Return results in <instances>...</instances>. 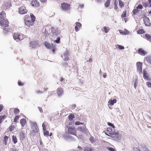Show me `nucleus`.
Here are the masks:
<instances>
[{
    "label": "nucleus",
    "mask_w": 151,
    "mask_h": 151,
    "mask_svg": "<svg viewBox=\"0 0 151 151\" xmlns=\"http://www.w3.org/2000/svg\"><path fill=\"white\" fill-rule=\"evenodd\" d=\"M45 45L47 48L50 49H52V51L53 52L55 51V45H54L53 43H52L51 44L47 42H45Z\"/></svg>",
    "instance_id": "nucleus-1"
},
{
    "label": "nucleus",
    "mask_w": 151,
    "mask_h": 151,
    "mask_svg": "<svg viewBox=\"0 0 151 151\" xmlns=\"http://www.w3.org/2000/svg\"><path fill=\"white\" fill-rule=\"evenodd\" d=\"M14 39L17 42L22 40V35L17 33H14L13 35Z\"/></svg>",
    "instance_id": "nucleus-2"
},
{
    "label": "nucleus",
    "mask_w": 151,
    "mask_h": 151,
    "mask_svg": "<svg viewBox=\"0 0 151 151\" xmlns=\"http://www.w3.org/2000/svg\"><path fill=\"white\" fill-rule=\"evenodd\" d=\"M68 133L76 136L78 138V137L76 135V130L74 127H69L68 130Z\"/></svg>",
    "instance_id": "nucleus-3"
},
{
    "label": "nucleus",
    "mask_w": 151,
    "mask_h": 151,
    "mask_svg": "<svg viewBox=\"0 0 151 151\" xmlns=\"http://www.w3.org/2000/svg\"><path fill=\"white\" fill-rule=\"evenodd\" d=\"M51 31L52 35L55 36L58 35L60 32V30H58L57 28L54 27L51 28Z\"/></svg>",
    "instance_id": "nucleus-4"
},
{
    "label": "nucleus",
    "mask_w": 151,
    "mask_h": 151,
    "mask_svg": "<svg viewBox=\"0 0 151 151\" xmlns=\"http://www.w3.org/2000/svg\"><path fill=\"white\" fill-rule=\"evenodd\" d=\"M78 130L81 132L83 133H87L88 132V129H86V127H81V126H78L77 128Z\"/></svg>",
    "instance_id": "nucleus-5"
},
{
    "label": "nucleus",
    "mask_w": 151,
    "mask_h": 151,
    "mask_svg": "<svg viewBox=\"0 0 151 151\" xmlns=\"http://www.w3.org/2000/svg\"><path fill=\"white\" fill-rule=\"evenodd\" d=\"M137 66L138 71L139 74L142 73V63L140 62L137 63Z\"/></svg>",
    "instance_id": "nucleus-6"
},
{
    "label": "nucleus",
    "mask_w": 151,
    "mask_h": 151,
    "mask_svg": "<svg viewBox=\"0 0 151 151\" xmlns=\"http://www.w3.org/2000/svg\"><path fill=\"white\" fill-rule=\"evenodd\" d=\"M27 12L24 6H22L19 9L18 12L20 14H26Z\"/></svg>",
    "instance_id": "nucleus-7"
},
{
    "label": "nucleus",
    "mask_w": 151,
    "mask_h": 151,
    "mask_svg": "<svg viewBox=\"0 0 151 151\" xmlns=\"http://www.w3.org/2000/svg\"><path fill=\"white\" fill-rule=\"evenodd\" d=\"M6 14L5 13L4 11H2L0 13V23L2 24L3 23V19H5Z\"/></svg>",
    "instance_id": "nucleus-8"
},
{
    "label": "nucleus",
    "mask_w": 151,
    "mask_h": 151,
    "mask_svg": "<svg viewBox=\"0 0 151 151\" xmlns=\"http://www.w3.org/2000/svg\"><path fill=\"white\" fill-rule=\"evenodd\" d=\"M62 9L64 10H67L69 9L70 5L65 3H63L61 4Z\"/></svg>",
    "instance_id": "nucleus-9"
},
{
    "label": "nucleus",
    "mask_w": 151,
    "mask_h": 151,
    "mask_svg": "<svg viewBox=\"0 0 151 151\" xmlns=\"http://www.w3.org/2000/svg\"><path fill=\"white\" fill-rule=\"evenodd\" d=\"M121 136L122 135L119 134L113 136H109L112 138L114 140L116 141L120 140L121 138Z\"/></svg>",
    "instance_id": "nucleus-10"
},
{
    "label": "nucleus",
    "mask_w": 151,
    "mask_h": 151,
    "mask_svg": "<svg viewBox=\"0 0 151 151\" xmlns=\"http://www.w3.org/2000/svg\"><path fill=\"white\" fill-rule=\"evenodd\" d=\"M24 22L25 24L28 27L32 26L34 24V22L32 21L31 20H29L27 19H24Z\"/></svg>",
    "instance_id": "nucleus-11"
},
{
    "label": "nucleus",
    "mask_w": 151,
    "mask_h": 151,
    "mask_svg": "<svg viewBox=\"0 0 151 151\" xmlns=\"http://www.w3.org/2000/svg\"><path fill=\"white\" fill-rule=\"evenodd\" d=\"M144 23L146 26H149L151 25V23L149 18L147 17H145L143 19Z\"/></svg>",
    "instance_id": "nucleus-12"
},
{
    "label": "nucleus",
    "mask_w": 151,
    "mask_h": 151,
    "mask_svg": "<svg viewBox=\"0 0 151 151\" xmlns=\"http://www.w3.org/2000/svg\"><path fill=\"white\" fill-rule=\"evenodd\" d=\"M143 76L145 79L147 80H150L149 74L145 69L143 70Z\"/></svg>",
    "instance_id": "nucleus-13"
},
{
    "label": "nucleus",
    "mask_w": 151,
    "mask_h": 151,
    "mask_svg": "<svg viewBox=\"0 0 151 151\" xmlns=\"http://www.w3.org/2000/svg\"><path fill=\"white\" fill-rule=\"evenodd\" d=\"M39 46L38 42L37 41H32L30 43V46L33 48H35Z\"/></svg>",
    "instance_id": "nucleus-14"
},
{
    "label": "nucleus",
    "mask_w": 151,
    "mask_h": 151,
    "mask_svg": "<svg viewBox=\"0 0 151 151\" xmlns=\"http://www.w3.org/2000/svg\"><path fill=\"white\" fill-rule=\"evenodd\" d=\"M3 20L4 22L2 23V24H1V23H0V24L1 26H2L6 28L8 26L9 22L8 20L6 19H4Z\"/></svg>",
    "instance_id": "nucleus-15"
},
{
    "label": "nucleus",
    "mask_w": 151,
    "mask_h": 151,
    "mask_svg": "<svg viewBox=\"0 0 151 151\" xmlns=\"http://www.w3.org/2000/svg\"><path fill=\"white\" fill-rule=\"evenodd\" d=\"M138 52L139 54L142 56H144L147 53V52L142 48H139L138 50Z\"/></svg>",
    "instance_id": "nucleus-16"
},
{
    "label": "nucleus",
    "mask_w": 151,
    "mask_h": 151,
    "mask_svg": "<svg viewBox=\"0 0 151 151\" xmlns=\"http://www.w3.org/2000/svg\"><path fill=\"white\" fill-rule=\"evenodd\" d=\"M63 137L64 139L66 141H67V139H70L72 140H74V138L72 136L67 134H64L63 136Z\"/></svg>",
    "instance_id": "nucleus-17"
},
{
    "label": "nucleus",
    "mask_w": 151,
    "mask_h": 151,
    "mask_svg": "<svg viewBox=\"0 0 151 151\" xmlns=\"http://www.w3.org/2000/svg\"><path fill=\"white\" fill-rule=\"evenodd\" d=\"M69 52L68 51L66 50L64 53V58L63 60L66 61L68 60Z\"/></svg>",
    "instance_id": "nucleus-18"
},
{
    "label": "nucleus",
    "mask_w": 151,
    "mask_h": 151,
    "mask_svg": "<svg viewBox=\"0 0 151 151\" xmlns=\"http://www.w3.org/2000/svg\"><path fill=\"white\" fill-rule=\"evenodd\" d=\"M57 93L58 96H61L63 93V91L61 88H58L57 89Z\"/></svg>",
    "instance_id": "nucleus-19"
},
{
    "label": "nucleus",
    "mask_w": 151,
    "mask_h": 151,
    "mask_svg": "<svg viewBox=\"0 0 151 151\" xmlns=\"http://www.w3.org/2000/svg\"><path fill=\"white\" fill-rule=\"evenodd\" d=\"M10 6V3L9 2H5L3 5V8L5 9H7L9 8Z\"/></svg>",
    "instance_id": "nucleus-20"
},
{
    "label": "nucleus",
    "mask_w": 151,
    "mask_h": 151,
    "mask_svg": "<svg viewBox=\"0 0 151 151\" xmlns=\"http://www.w3.org/2000/svg\"><path fill=\"white\" fill-rule=\"evenodd\" d=\"M116 100L115 99H111L109 100V101L108 102V106L109 105H110L111 106L113 105L114 104L116 103Z\"/></svg>",
    "instance_id": "nucleus-21"
},
{
    "label": "nucleus",
    "mask_w": 151,
    "mask_h": 151,
    "mask_svg": "<svg viewBox=\"0 0 151 151\" xmlns=\"http://www.w3.org/2000/svg\"><path fill=\"white\" fill-rule=\"evenodd\" d=\"M25 135H26V134H25V133L22 131L19 134V136L20 137V139L23 140L25 137Z\"/></svg>",
    "instance_id": "nucleus-22"
},
{
    "label": "nucleus",
    "mask_w": 151,
    "mask_h": 151,
    "mask_svg": "<svg viewBox=\"0 0 151 151\" xmlns=\"http://www.w3.org/2000/svg\"><path fill=\"white\" fill-rule=\"evenodd\" d=\"M32 130L30 132L31 134L32 133H36L38 132L39 130L38 127H32Z\"/></svg>",
    "instance_id": "nucleus-23"
},
{
    "label": "nucleus",
    "mask_w": 151,
    "mask_h": 151,
    "mask_svg": "<svg viewBox=\"0 0 151 151\" xmlns=\"http://www.w3.org/2000/svg\"><path fill=\"white\" fill-rule=\"evenodd\" d=\"M26 123V120L25 119L23 118L20 120V123L22 127H23Z\"/></svg>",
    "instance_id": "nucleus-24"
},
{
    "label": "nucleus",
    "mask_w": 151,
    "mask_h": 151,
    "mask_svg": "<svg viewBox=\"0 0 151 151\" xmlns=\"http://www.w3.org/2000/svg\"><path fill=\"white\" fill-rule=\"evenodd\" d=\"M145 59L147 63L151 64V56H148L145 58Z\"/></svg>",
    "instance_id": "nucleus-25"
},
{
    "label": "nucleus",
    "mask_w": 151,
    "mask_h": 151,
    "mask_svg": "<svg viewBox=\"0 0 151 151\" xmlns=\"http://www.w3.org/2000/svg\"><path fill=\"white\" fill-rule=\"evenodd\" d=\"M6 117V116L5 115L0 116V124L4 120Z\"/></svg>",
    "instance_id": "nucleus-26"
},
{
    "label": "nucleus",
    "mask_w": 151,
    "mask_h": 151,
    "mask_svg": "<svg viewBox=\"0 0 151 151\" xmlns=\"http://www.w3.org/2000/svg\"><path fill=\"white\" fill-rule=\"evenodd\" d=\"M145 31L142 29H139L137 32V33L139 34H142L145 33Z\"/></svg>",
    "instance_id": "nucleus-27"
},
{
    "label": "nucleus",
    "mask_w": 151,
    "mask_h": 151,
    "mask_svg": "<svg viewBox=\"0 0 151 151\" xmlns=\"http://www.w3.org/2000/svg\"><path fill=\"white\" fill-rule=\"evenodd\" d=\"M145 37L148 41L151 42V36L148 34H146Z\"/></svg>",
    "instance_id": "nucleus-28"
},
{
    "label": "nucleus",
    "mask_w": 151,
    "mask_h": 151,
    "mask_svg": "<svg viewBox=\"0 0 151 151\" xmlns=\"http://www.w3.org/2000/svg\"><path fill=\"white\" fill-rule=\"evenodd\" d=\"M12 140L14 144H15L17 142V139L16 136L14 135L12 136Z\"/></svg>",
    "instance_id": "nucleus-29"
},
{
    "label": "nucleus",
    "mask_w": 151,
    "mask_h": 151,
    "mask_svg": "<svg viewBox=\"0 0 151 151\" xmlns=\"http://www.w3.org/2000/svg\"><path fill=\"white\" fill-rule=\"evenodd\" d=\"M111 0H107L104 4L105 6L107 8L109 7L110 3Z\"/></svg>",
    "instance_id": "nucleus-30"
},
{
    "label": "nucleus",
    "mask_w": 151,
    "mask_h": 151,
    "mask_svg": "<svg viewBox=\"0 0 151 151\" xmlns=\"http://www.w3.org/2000/svg\"><path fill=\"white\" fill-rule=\"evenodd\" d=\"M68 118L70 121H71L74 118V115L73 114H71L68 116Z\"/></svg>",
    "instance_id": "nucleus-31"
},
{
    "label": "nucleus",
    "mask_w": 151,
    "mask_h": 151,
    "mask_svg": "<svg viewBox=\"0 0 151 151\" xmlns=\"http://www.w3.org/2000/svg\"><path fill=\"white\" fill-rule=\"evenodd\" d=\"M9 137H8L5 135L4 138V143L5 145H7V140L8 139Z\"/></svg>",
    "instance_id": "nucleus-32"
},
{
    "label": "nucleus",
    "mask_w": 151,
    "mask_h": 151,
    "mask_svg": "<svg viewBox=\"0 0 151 151\" xmlns=\"http://www.w3.org/2000/svg\"><path fill=\"white\" fill-rule=\"evenodd\" d=\"M109 133V134H110V136H113L119 134V132L118 131H114L113 132H111Z\"/></svg>",
    "instance_id": "nucleus-33"
},
{
    "label": "nucleus",
    "mask_w": 151,
    "mask_h": 151,
    "mask_svg": "<svg viewBox=\"0 0 151 151\" xmlns=\"http://www.w3.org/2000/svg\"><path fill=\"white\" fill-rule=\"evenodd\" d=\"M93 149L90 148L88 147H84V151H93Z\"/></svg>",
    "instance_id": "nucleus-34"
},
{
    "label": "nucleus",
    "mask_w": 151,
    "mask_h": 151,
    "mask_svg": "<svg viewBox=\"0 0 151 151\" xmlns=\"http://www.w3.org/2000/svg\"><path fill=\"white\" fill-rule=\"evenodd\" d=\"M84 119H85V116L83 114H81L80 116L79 117V119L78 120L80 121H83V120Z\"/></svg>",
    "instance_id": "nucleus-35"
},
{
    "label": "nucleus",
    "mask_w": 151,
    "mask_h": 151,
    "mask_svg": "<svg viewBox=\"0 0 151 151\" xmlns=\"http://www.w3.org/2000/svg\"><path fill=\"white\" fill-rule=\"evenodd\" d=\"M30 17L31 18V20L34 22H35V16L32 14L30 13Z\"/></svg>",
    "instance_id": "nucleus-36"
},
{
    "label": "nucleus",
    "mask_w": 151,
    "mask_h": 151,
    "mask_svg": "<svg viewBox=\"0 0 151 151\" xmlns=\"http://www.w3.org/2000/svg\"><path fill=\"white\" fill-rule=\"evenodd\" d=\"M62 65L63 67L65 68L69 67L68 63L65 62H63L62 63Z\"/></svg>",
    "instance_id": "nucleus-37"
},
{
    "label": "nucleus",
    "mask_w": 151,
    "mask_h": 151,
    "mask_svg": "<svg viewBox=\"0 0 151 151\" xmlns=\"http://www.w3.org/2000/svg\"><path fill=\"white\" fill-rule=\"evenodd\" d=\"M139 11V10L136 8V9H134L133 10L132 12L134 15H136Z\"/></svg>",
    "instance_id": "nucleus-38"
},
{
    "label": "nucleus",
    "mask_w": 151,
    "mask_h": 151,
    "mask_svg": "<svg viewBox=\"0 0 151 151\" xmlns=\"http://www.w3.org/2000/svg\"><path fill=\"white\" fill-rule=\"evenodd\" d=\"M119 7L121 8H122V7H123L124 6V4H123V2L121 0H119Z\"/></svg>",
    "instance_id": "nucleus-39"
},
{
    "label": "nucleus",
    "mask_w": 151,
    "mask_h": 151,
    "mask_svg": "<svg viewBox=\"0 0 151 151\" xmlns=\"http://www.w3.org/2000/svg\"><path fill=\"white\" fill-rule=\"evenodd\" d=\"M60 37H58L57 38V39L53 41V42L57 43H59L60 42Z\"/></svg>",
    "instance_id": "nucleus-40"
},
{
    "label": "nucleus",
    "mask_w": 151,
    "mask_h": 151,
    "mask_svg": "<svg viewBox=\"0 0 151 151\" xmlns=\"http://www.w3.org/2000/svg\"><path fill=\"white\" fill-rule=\"evenodd\" d=\"M14 125H11L9 128V131L11 132L13 131L14 129Z\"/></svg>",
    "instance_id": "nucleus-41"
},
{
    "label": "nucleus",
    "mask_w": 151,
    "mask_h": 151,
    "mask_svg": "<svg viewBox=\"0 0 151 151\" xmlns=\"http://www.w3.org/2000/svg\"><path fill=\"white\" fill-rule=\"evenodd\" d=\"M19 116L18 115L16 116H15V118L14 120V122L17 123V121L18 120L19 118Z\"/></svg>",
    "instance_id": "nucleus-42"
},
{
    "label": "nucleus",
    "mask_w": 151,
    "mask_h": 151,
    "mask_svg": "<svg viewBox=\"0 0 151 151\" xmlns=\"http://www.w3.org/2000/svg\"><path fill=\"white\" fill-rule=\"evenodd\" d=\"M127 11L126 10H125L124 11L123 13L122 14V15L121 16V17H122V18H125L126 16V14H127Z\"/></svg>",
    "instance_id": "nucleus-43"
},
{
    "label": "nucleus",
    "mask_w": 151,
    "mask_h": 151,
    "mask_svg": "<svg viewBox=\"0 0 151 151\" xmlns=\"http://www.w3.org/2000/svg\"><path fill=\"white\" fill-rule=\"evenodd\" d=\"M141 150L142 151H150L148 149V148L146 146H144L143 147H142L141 148Z\"/></svg>",
    "instance_id": "nucleus-44"
},
{
    "label": "nucleus",
    "mask_w": 151,
    "mask_h": 151,
    "mask_svg": "<svg viewBox=\"0 0 151 151\" xmlns=\"http://www.w3.org/2000/svg\"><path fill=\"white\" fill-rule=\"evenodd\" d=\"M19 112V110L17 108H15L14 110V113L16 115L18 114Z\"/></svg>",
    "instance_id": "nucleus-45"
},
{
    "label": "nucleus",
    "mask_w": 151,
    "mask_h": 151,
    "mask_svg": "<svg viewBox=\"0 0 151 151\" xmlns=\"http://www.w3.org/2000/svg\"><path fill=\"white\" fill-rule=\"evenodd\" d=\"M107 124L109 126L113 128H115V126L114 125V124L111 123L109 122H107Z\"/></svg>",
    "instance_id": "nucleus-46"
},
{
    "label": "nucleus",
    "mask_w": 151,
    "mask_h": 151,
    "mask_svg": "<svg viewBox=\"0 0 151 151\" xmlns=\"http://www.w3.org/2000/svg\"><path fill=\"white\" fill-rule=\"evenodd\" d=\"M138 81L137 79L136 78L135 79V82L134 83V87L135 89L136 88L137 86V85Z\"/></svg>",
    "instance_id": "nucleus-47"
},
{
    "label": "nucleus",
    "mask_w": 151,
    "mask_h": 151,
    "mask_svg": "<svg viewBox=\"0 0 151 151\" xmlns=\"http://www.w3.org/2000/svg\"><path fill=\"white\" fill-rule=\"evenodd\" d=\"M89 140L92 143H93L95 142L94 138L92 136H91L89 138Z\"/></svg>",
    "instance_id": "nucleus-48"
},
{
    "label": "nucleus",
    "mask_w": 151,
    "mask_h": 151,
    "mask_svg": "<svg viewBox=\"0 0 151 151\" xmlns=\"http://www.w3.org/2000/svg\"><path fill=\"white\" fill-rule=\"evenodd\" d=\"M104 32L106 33H107L109 30V28L108 27H104Z\"/></svg>",
    "instance_id": "nucleus-49"
},
{
    "label": "nucleus",
    "mask_w": 151,
    "mask_h": 151,
    "mask_svg": "<svg viewBox=\"0 0 151 151\" xmlns=\"http://www.w3.org/2000/svg\"><path fill=\"white\" fill-rule=\"evenodd\" d=\"M117 48L120 50L124 49V46L119 45H117Z\"/></svg>",
    "instance_id": "nucleus-50"
},
{
    "label": "nucleus",
    "mask_w": 151,
    "mask_h": 151,
    "mask_svg": "<svg viewBox=\"0 0 151 151\" xmlns=\"http://www.w3.org/2000/svg\"><path fill=\"white\" fill-rule=\"evenodd\" d=\"M44 131V135L45 136H47L49 135V132L47 131Z\"/></svg>",
    "instance_id": "nucleus-51"
},
{
    "label": "nucleus",
    "mask_w": 151,
    "mask_h": 151,
    "mask_svg": "<svg viewBox=\"0 0 151 151\" xmlns=\"http://www.w3.org/2000/svg\"><path fill=\"white\" fill-rule=\"evenodd\" d=\"M75 124L76 125H84V123L82 122H80L77 121L75 122Z\"/></svg>",
    "instance_id": "nucleus-52"
},
{
    "label": "nucleus",
    "mask_w": 151,
    "mask_h": 151,
    "mask_svg": "<svg viewBox=\"0 0 151 151\" xmlns=\"http://www.w3.org/2000/svg\"><path fill=\"white\" fill-rule=\"evenodd\" d=\"M114 9L115 10H116L118 8L117 6V4L116 1L114 2Z\"/></svg>",
    "instance_id": "nucleus-53"
},
{
    "label": "nucleus",
    "mask_w": 151,
    "mask_h": 151,
    "mask_svg": "<svg viewBox=\"0 0 151 151\" xmlns=\"http://www.w3.org/2000/svg\"><path fill=\"white\" fill-rule=\"evenodd\" d=\"M34 3L35 4V6H38V4H39V2L37 1V0H33V1L32 2V3Z\"/></svg>",
    "instance_id": "nucleus-54"
},
{
    "label": "nucleus",
    "mask_w": 151,
    "mask_h": 151,
    "mask_svg": "<svg viewBox=\"0 0 151 151\" xmlns=\"http://www.w3.org/2000/svg\"><path fill=\"white\" fill-rule=\"evenodd\" d=\"M31 124H32V127H38V126L36 123V122H32Z\"/></svg>",
    "instance_id": "nucleus-55"
},
{
    "label": "nucleus",
    "mask_w": 151,
    "mask_h": 151,
    "mask_svg": "<svg viewBox=\"0 0 151 151\" xmlns=\"http://www.w3.org/2000/svg\"><path fill=\"white\" fill-rule=\"evenodd\" d=\"M76 23V26H77L79 28L81 26V24L78 22H77Z\"/></svg>",
    "instance_id": "nucleus-56"
},
{
    "label": "nucleus",
    "mask_w": 151,
    "mask_h": 151,
    "mask_svg": "<svg viewBox=\"0 0 151 151\" xmlns=\"http://www.w3.org/2000/svg\"><path fill=\"white\" fill-rule=\"evenodd\" d=\"M123 33L124 35H128L129 33V32L127 29H125L124 31V32H123Z\"/></svg>",
    "instance_id": "nucleus-57"
},
{
    "label": "nucleus",
    "mask_w": 151,
    "mask_h": 151,
    "mask_svg": "<svg viewBox=\"0 0 151 151\" xmlns=\"http://www.w3.org/2000/svg\"><path fill=\"white\" fill-rule=\"evenodd\" d=\"M107 149L109 151H115V149L111 147H107Z\"/></svg>",
    "instance_id": "nucleus-58"
},
{
    "label": "nucleus",
    "mask_w": 151,
    "mask_h": 151,
    "mask_svg": "<svg viewBox=\"0 0 151 151\" xmlns=\"http://www.w3.org/2000/svg\"><path fill=\"white\" fill-rule=\"evenodd\" d=\"M42 129L43 131H45L46 130L45 125V123H43L42 124Z\"/></svg>",
    "instance_id": "nucleus-59"
},
{
    "label": "nucleus",
    "mask_w": 151,
    "mask_h": 151,
    "mask_svg": "<svg viewBox=\"0 0 151 151\" xmlns=\"http://www.w3.org/2000/svg\"><path fill=\"white\" fill-rule=\"evenodd\" d=\"M143 8L141 4H139L136 7V8L139 9H142Z\"/></svg>",
    "instance_id": "nucleus-60"
},
{
    "label": "nucleus",
    "mask_w": 151,
    "mask_h": 151,
    "mask_svg": "<svg viewBox=\"0 0 151 151\" xmlns=\"http://www.w3.org/2000/svg\"><path fill=\"white\" fill-rule=\"evenodd\" d=\"M112 129L111 127H108L107 129V131L108 132H109V133L111 132H112Z\"/></svg>",
    "instance_id": "nucleus-61"
},
{
    "label": "nucleus",
    "mask_w": 151,
    "mask_h": 151,
    "mask_svg": "<svg viewBox=\"0 0 151 151\" xmlns=\"http://www.w3.org/2000/svg\"><path fill=\"white\" fill-rule=\"evenodd\" d=\"M148 4L147 2L144 3H143L142 5L144 7L146 8L147 7V6L148 5Z\"/></svg>",
    "instance_id": "nucleus-62"
},
{
    "label": "nucleus",
    "mask_w": 151,
    "mask_h": 151,
    "mask_svg": "<svg viewBox=\"0 0 151 151\" xmlns=\"http://www.w3.org/2000/svg\"><path fill=\"white\" fill-rule=\"evenodd\" d=\"M45 31L44 33H45L44 35L45 37H47L48 34V32L46 30V29H45Z\"/></svg>",
    "instance_id": "nucleus-63"
},
{
    "label": "nucleus",
    "mask_w": 151,
    "mask_h": 151,
    "mask_svg": "<svg viewBox=\"0 0 151 151\" xmlns=\"http://www.w3.org/2000/svg\"><path fill=\"white\" fill-rule=\"evenodd\" d=\"M147 85L149 87H151V83L149 82L147 83Z\"/></svg>",
    "instance_id": "nucleus-64"
}]
</instances>
